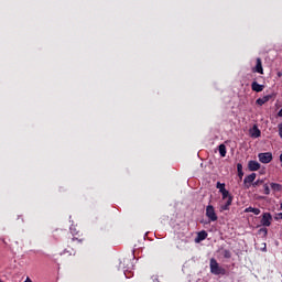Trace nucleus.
<instances>
[{
	"label": "nucleus",
	"mask_w": 282,
	"mask_h": 282,
	"mask_svg": "<svg viewBox=\"0 0 282 282\" xmlns=\"http://www.w3.org/2000/svg\"><path fill=\"white\" fill-rule=\"evenodd\" d=\"M223 200H226L224 205L220 206V210H230V206H232V195L228 189H221Z\"/></svg>",
	"instance_id": "obj_1"
},
{
	"label": "nucleus",
	"mask_w": 282,
	"mask_h": 282,
	"mask_svg": "<svg viewBox=\"0 0 282 282\" xmlns=\"http://www.w3.org/2000/svg\"><path fill=\"white\" fill-rule=\"evenodd\" d=\"M208 237V232L206 230H202L197 234L195 238V243H202Z\"/></svg>",
	"instance_id": "obj_8"
},
{
	"label": "nucleus",
	"mask_w": 282,
	"mask_h": 282,
	"mask_svg": "<svg viewBox=\"0 0 282 282\" xmlns=\"http://www.w3.org/2000/svg\"><path fill=\"white\" fill-rule=\"evenodd\" d=\"M248 169L249 171H259L261 169V164L257 161H249Z\"/></svg>",
	"instance_id": "obj_11"
},
{
	"label": "nucleus",
	"mask_w": 282,
	"mask_h": 282,
	"mask_svg": "<svg viewBox=\"0 0 282 282\" xmlns=\"http://www.w3.org/2000/svg\"><path fill=\"white\" fill-rule=\"evenodd\" d=\"M263 188H264V195H270V186L267 183L263 184Z\"/></svg>",
	"instance_id": "obj_22"
},
{
	"label": "nucleus",
	"mask_w": 282,
	"mask_h": 282,
	"mask_svg": "<svg viewBox=\"0 0 282 282\" xmlns=\"http://www.w3.org/2000/svg\"><path fill=\"white\" fill-rule=\"evenodd\" d=\"M61 254H67L68 257H72V254H76V251L74 249H65Z\"/></svg>",
	"instance_id": "obj_18"
},
{
	"label": "nucleus",
	"mask_w": 282,
	"mask_h": 282,
	"mask_svg": "<svg viewBox=\"0 0 282 282\" xmlns=\"http://www.w3.org/2000/svg\"><path fill=\"white\" fill-rule=\"evenodd\" d=\"M272 98V95H267V96H263L261 98H258L256 100V102L260 106V107H263V105H265V102H269L270 99Z\"/></svg>",
	"instance_id": "obj_10"
},
{
	"label": "nucleus",
	"mask_w": 282,
	"mask_h": 282,
	"mask_svg": "<svg viewBox=\"0 0 282 282\" xmlns=\"http://www.w3.org/2000/svg\"><path fill=\"white\" fill-rule=\"evenodd\" d=\"M280 219H282V213L279 214Z\"/></svg>",
	"instance_id": "obj_24"
},
{
	"label": "nucleus",
	"mask_w": 282,
	"mask_h": 282,
	"mask_svg": "<svg viewBox=\"0 0 282 282\" xmlns=\"http://www.w3.org/2000/svg\"><path fill=\"white\" fill-rule=\"evenodd\" d=\"M245 213H253V215H261V209L254 207H248L245 209Z\"/></svg>",
	"instance_id": "obj_14"
},
{
	"label": "nucleus",
	"mask_w": 282,
	"mask_h": 282,
	"mask_svg": "<svg viewBox=\"0 0 282 282\" xmlns=\"http://www.w3.org/2000/svg\"><path fill=\"white\" fill-rule=\"evenodd\" d=\"M206 217L209 219V221H217V213H215V207H213V205H208L206 207Z\"/></svg>",
	"instance_id": "obj_3"
},
{
	"label": "nucleus",
	"mask_w": 282,
	"mask_h": 282,
	"mask_svg": "<svg viewBox=\"0 0 282 282\" xmlns=\"http://www.w3.org/2000/svg\"><path fill=\"white\" fill-rule=\"evenodd\" d=\"M223 256L225 257V259H230V257H232V253L230 252V250L225 249L223 251Z\"/></svg>",
	"instance_id": "obj_19"
},
{
	"label": "nucleus",
	"mask_w": 282,
	"mask_h": 282,
	"mask_svg": "<svg viewBox=\"0 0 282 282\" xmlns=\"http://www.w3.org/2000/svg\"><path fill=\"white\" fill-rule=\"evenodd\" d=\"M252 72L256 74H263V64L260 57L256 59V67L252 68Z\"/></svg>",
	"instance_id": "obj_7"
},
{
	"label": "nucleus",
	"mask_w": 282,
	"mask_h": 282,
	"mask_svg": "<svg viewBox=\"0 0 282 282\" xmlns=\"http://www.w3.org/2000/svg\"><path fill=\"white\" fill-rule=\"evenodd\" d=\"M280 208L282 209V203H281V205H280Z\"/></svg>",
	"instance_id": "obj_26"
},
{
	"label": "nucleus",
	"mask_w": 282,
	"mask_h": 282,
	"mask_svg": "<svg viewBox=\"0 0 282 282\" xmlns=\"http://www.w3.org/2000/svg\"><path fill=\"white\" fill-rule=\"evenodd\" d=\"M270 187L273 191V193H281L282 185L279 183H270Z\"/></svg>",
	"instance_id": "obj_13"
},
{
	"label": "nucleus",
	"mask_w": 282,
	"mask_h": 282,
	"mask_svg": "<svg viewBox=\"0 0 282 282\" xmlns=\"http://www.w3.org/2000/svg\"><path fill=\"white\" fill-rule=\"evenodd\" d=\"M1 241H3L6 243V239L2 238Z\"/></svg>",
	"instance_id": "obj_25"
},
{
	"label": "nucleus",
	"mask_w": 282,
	"mask_h": 282,
	"mask_svg": "<svg viewBox=\"0 0 282 282\" xmlns=\"http://www.w3.org/2000/svg\"><path fill=\"white\" fill-rule=\"evenodd\" d=\"M250 135H251V138H261V130H259V128H257V126H254L250 130Z\"/></svg>",
	"instance_id": "obj_12"
},
{
	"label": "nucleus",
	"mask_w": 282,
	"mask_h": 282,
	"mask_svg": "<svg viewBox=\"0 0 282 282\" xmlns=\"http://www.w3.org/2000/svg\"><path fill=\"white\" fill-rule=\"evenodd\" d=\"M261 225L265 227L272 226V215L270 213H264L262 215Z\"/></svg>",
	"instance_id": "obj_6"
},
{
	"label": "nucleus",
	"mask_w": 282,
	"mask_h": 282,
	"mask_svg": "<svg viewBox=\"0 0 282 282\" xmlns=\"http://www.w3.org/2000/svg\"><path fill=\"white\" fill-rule=\"evenodd\" d=\"M209 268H210L212 274H215L216 276H219V274H223V275L226 274V269L221 268L219 265V262H217L215 258L210 259Z\"/></svg>",
	"instance_id": "obj_2"
},
{
	"label": "nucleus",
	"mask_w": 282,
	"mask_h": 282,
	"mask_svg": "<svg viewBox=\"0 0 282 282\" xmlns=\"http://www.w3.org/2000/svg\"><path fill=\"white\" fill-rule=\"evenodd\" d=\"M74 241H78V243H83V239L73 237L70 240V243H74Z\"/></svg>",
	"instance_id": "obj_23"
},
{
	"label": "nucleus",
	"mask_w": 282,
	"mask_h": 282,
	"mask_svg": "<svg viewBox=\"0 0 282 282\" xmlns=\"http://www.w3.org/2000/svg\"><path fill=\"white\" fill-rule=\"evenodd\" d=\"M258 235H260L261 237H268V228H260L258 230Z\"/></svg>",
	"instance_id": "obj_17"
},
{
	"label": "nucleus",
	"mask_w": 282,
	"mask_h": 282,
	"mask_svg": "<svg viewBox=\"0 0 282 282\" xmlns=\"http://www.w3.org/2000/svg\"><path fill=\"white\" fill-rule=\"evenodd\" d=\"M218 151L220 153V158H226V145L225 144H220L218 148Z\"/></svg>",
	"instance_id": "obj_16"
},
{
	"label": "nucleus",
	"mask_w": 282,
	"mask_h": 282,
	"mask_svg": "<svg viewBox=\"0 0 282 282\" xmlns=\"http://www.w3.org/2000/svg\"><path fill=\"white\" fill-rule=\"evenodd\" d=\"M251 89L252 91H256L257 94H260V91H263L265 89L264 85H260L256 80L251 83Z\"/></svg>",
	"instance_id": "obj_9"
},
{
	"label": "nucleus",
	"mask_w": 282,
	"mask_h": 282,
	"mask_svg": "<svg viewBox=\"0 0 282 282\" xmlns=\"http://www.w3.org/2000/svg\"><path fill=\"white\" fill-rule=\"evenodd\" d=\"M237 171H238V177H240V180L243 178V165H241V163L237 164Z\"/></svg>",
	"instance_id": "obj_15"
},
{
	"label": "nucleus",
	"mask_w": 282,
	"mask_h": 282,
	"mask_svg": "<svg viewBox=\"0 0 282 282\" xmlns=\"http://www.w3.org/2000/svg\"><path fill=\"white\" fill-rule=\"evenodd\" d=\"M258 158L262 164H270L272 162V152L259 153Z\"/></svg>",
	"instance_id": "obj_4"
},
{
	"label": "nucleus",
	"mask_w": 282,
	"mask_h": 282,
	"mask_svg": "<svg viewBox=\"0 0 282 282\" xmlns=\"http://www.w3.org/2000/svg\"><path fill=\"white\" fill-rule=\"evenodd\" d=\"M0 282H2V281L0 280Z\"/></svg>",
	"instance_id": "obj_27"
},
{
	"label": "nucleus",
	"mask_w": 282,
	"mask_h": 282,
	"mask_svg": "<svg viewBox=\"0 0 282 282\" xmlns=\"http://www.w3.org/2000/svg\"><path fill=\"white\" fill-rule=\"evenodd\" d=\"M256 180H257V173H251L247 175L243 180L245 188H250L252 184H254Z\"/></svg>",
	"instance_id": "obj_5"
},
{
	"label": "nucleus",
	"mask_w": 282,
	"mask_h": 282,
	"mask_svg": "<svg viewBox=\"0 0 282 282\" xmlns=\"http://www.w3.org/2000/svg\"><path fill=\"white\" fill-rule=\"evenodd\" d=\"M263 184V180H257L256 182L252 183L253 188H257V186H261Z\"/></svg>",
	"instance_id": "obj_21"
},
{
	"label": "nucleus",
	"mask_w": 282,
	"mask_h": 282,
	"mask_svg": "<svg viewBox=\"0 0 282 282\" xmlns=\"http://www.w3.org/2000/svg\"><path fill=\"white\" fill-rule=\"evenodd\" d=\"M216 187L219 189V193H221V191H226V184H221V183H217Z\"/></svg>",
	"instance_id": "obj_20"
}]
</instances>
